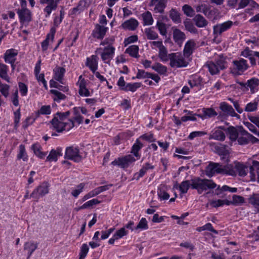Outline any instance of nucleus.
Wrapping results in <instances>:
<instances>
[{
    "instance_id": "obj_1",
    "label": "nucleus",
    "mask_w": 259,
    "mask_h": 259,
    "mask_svg": "<svg viewBox=\"0 0 259 259\" xmlns=\"http://www.w3.org/2000/svg\"><path fill=\"white\" fill-rule=\"evenodd\" d=\"M216 187L217 184L211 180L196 177L191 179V181H183L179 185L176 184L174 186V188L179 190L181 195L187 193L190 188L197 190L198 192L200 193V190L203 191L208 189H213Z\"/></svg>"
},
{
    "instance_id": "obj_2",
    "label": "nucleus",
    "mask_w": 259,
    "mask_h": 259,
    "mask_svg": "<svg viewBox=\"0 0 259 259\" xmlns=\"http://www.w3.org/2000/svg\"><path fill=\"white\" fill-rule=\"evenodd\" d=\"M70 112H57L54 115L50 123L52 128L57 133L69 131L74 127V121L72 119H68Z\"/></svg>"
},
{
    "instance_id": "obj_3",
    "label": "nucleus",
    "mask_w": 259,
    "mask_h": 259,
    "mask_svg": "<svg viewBox=\"0 0 259 259\" xmlns=\"http://www.w3.org/2000/svg\"><path fill=\"white\" fill-rule=\"evenodd\" d=\"M137 160L132 154H127L116 158L111 162V165L125 169L134 163Z\"/></svg>"
},
{
    "instance_id": "obj_4",
    "label": "nucleus",
    "mask_w": 259,
    "mask_h": 259,
    "mask_svg": "<svg viewBox=\"0 0 259 259\" xmlns=\"http://www.w3.org/2000/svg\"><path fill=\"white\" fill-rule=\"evenodd\" d=\"M50 187V184L48 182H42L33 190L30 194V197L38 201L49 193Z\"/></svg>"
},
{
    "instance_id": "obj_5",
    "label": "nucleus",
    "mask_w": 259,
    "mask_h": 259,
    "mask_svg": "<svg viewBox=\"0 0 259 259\" xmlns=\"http://www.w3.org/2000/svg\"><path fill=\"white\" fill-rule=\"evenodd\" d=\"M169 65L172 68H182L187 66L188 63L181 54L171 53L169 54Z\"/></svg>"
},
{
    "instance_id": "obj_6",
    "label": "nucleus",
    "mask_w": 259,
    "mask_h": 259,
    "mask_svg": "<svg viewBox=\"0 0 259 259\" xmlns=\"http://www.w3.org/2000/svg\"><path fill=\"white\" fill-rule=\"evenodd\" d=\"M210 146L213 152L221 157L222 160L226 161L230 154L228 145L221 143L212 142L210 144Z\"/></svg>"
},
{
    "instance_id": "obj_7",
    "label": "nucleus",
    "mask_w": 259,
    "mask_h": 259,
    "mask_svg": "<svg viewBox=\"0 0 259 259\" xmlns=\"http://www.w3.org/2000/svg\"><path fill=\"white\" fill-rule=\"evenodd\" d=\"M239 136L237 140L238 144L240 145H247L251 141L252 142L258 141L256 138L246 131L242 126H239Z\"/></svg>"
},
{
    "instance_id": "obj_8",
    "label": "nucleus",
    "mask_w": 259,
    "mask_h": 259,
    "mask_svg": "<svg viewBox=\"0 0 259 259\" xmlns=\"http://www.w3.org/2000/svg\"><path fill=\"white\" fill-rule=\"evenodd\" d=\"M64 158L78 162L81 160L79 149L77 146H71L66 148Z\"/></svg>"
},
{
    "instance_id": "obj_9",
    "label": "nucleus",
    "mask_w": 259,
    "mask_h": 259,
    "mask_svg": "<svg viewBox=\"0 0 259 259\" xmlns=\"http://www.w3.org/2000/svg\"><path fill=\"white\" fill-rule=\"evenodd\" d=\"M241 56L249 60L251 67L255 66L257 63L259 65V52L251 50L247 47L241 52Z\"/></svg>"
},
{
    "instance_id": "obj_10",
    "label": "nucleus",
    "mask_w": 259,
    "mask_h": 259,
    "mask_svg": "<svg viewBox=\"0 0 259 259\" xmlns=\"http://www.w3.org/2000/svg\"><path fill=\"white\" fill-rule=\"evenodd\" d=\"M249 67L246 60L243 58H240L238 60L233 61V67L231 72L235 74L241 75L247 70Z\"/></svg>"
},
{
    "instance_id": "obj_11",
    "label": "nucleus",
    "mask_w": 259,
    "mask_h": 259,
    "mask_svg": "<svg viewBox=\"0 0 259 259\" xmlns=\"http://www.w3.org/2000/svg\"><path fill=\"white\" fill-rule=\"evenodd\" d=\"M58 2L59 0H40L41 4H48L43 10L46 18L50 17L52 12L56 10Z\"/></svg>"
},
{
    "instance_id": "obj_12",
    "label": "nucleus",
    "mask_w": 259,
    "mask_h": 259,
    "mask_svg": "<svg viewBox=\"0 0 259 259\" xmlns=\"http://www.w3.org/2000/svg\"><path fill=\"white\" fill-rule=\"evenodd\" d=\"M108 30V27L97 24L92 32L91 36L95 39L103 40Z\"/></svg>"
},
{
    "instance_id": "obj_13",
    "label": "nucleus",
    "mask_w": 259,
    "mask_h": 259,
    "mask_svg": "<svg viewBox=\"0 0 259 259\" xmlns=\"http://www.w3.org/2000/svg\"><path fill=\"white\" fill-rule=\"evenodd\" d=\"M115 52V48L114 46H106L103 49V52L101 54L102 60L106 64H110L113 59Z\"/></svg>"
},
{
    "instance_id": "obj_14",
    "label": "nucleus",
    "mask_w": 259,
    "mask_h": 259,
    "mask_svg": "<svg viewBox=\"0 0 259 259\" xmlns=\"http://www.w3.org/2000/svg\"><path fill=\"white\" fill-rule=\"evenodd\" d=\"M222 165L219 163L210 162L205 168V174L209 178L212 177L215 174H222Z\"/></svg>"
},
{
    "instance_id": "obj_15",
    "label": "nucleus",
    "mask_w": 259,
    "mask_h": 259,
    "mask_svg": "<svg viewBox=\"0 0 259 259\" xmlns=\"http://www.w3.org/2000/svg\"><path fill=\"white\" fill-rule=\"evenodd\" d=\"M219 128L226 132L230 140L232 142L236 141L239 136V126L235 127L230 125L226 127L224 126H219Z\"/></svg>"
},
{
    "instance_id": "obj_16",
    "label": "nucleus",
    "mask_w": 259,
    "mask_h": 259,
    "mask_svg": "<svg viewBox=\"0 0 259 259\" xmlns=\"http://www.w3.org/2000/svg\"><path fill=\"white\" fill-rule=\"evenodd\" d=\"M233 25V22L227 21L220 24H217L213 27V34L214 35H221L223 32L229 30Z\"/></svg>"
},
{
    "instance_id": "obj_17",
    "label": "nucleus",
    "mask_w": 259,
    "mask_h": 259,
    "mask_svg": "<svg viewBox=\"0 0 259 259\" xmlns=\"http://www.w3.org/2000/svg\"><path fill=\"white\" fill-rule=\"evenodd\" d=\"M144 147V144L141 142V139L137 138L135 143L132 145L131 149V153L135 157L137 160L141 158V154L140 153V150Z\"/></svg>"
},
{
    "instance_id": "obj_18",
    "label": "nucleus",
    "mask_w": 259,
    "mask_h": 259,
    "mask_svg": "<svg viewBox=\"0 0 259 259\" xmlns=\"http://www.w3.org/2000/svg\"><path fill=\"white\" fill-rule=\"evenodd\" d=\"M99 58L96 55H92L86 59L85 66L88 67L92 72H95L98 68Z\"/></svg>"
},
{
    "instance_id": "obj_19",
    "label": "nucleus",
    "mask_w": 259,
    "mask_h": 259,
    "mask_svg": "<svg viewBox=\"0 0 259 259\" xmlns=\"http://www.w3.org/2000/svg\"><path fill=\"white\" fill-rule=\"evenodd\" d=\"M17 14L21 24H28L32 20V13L29 10H24L23 11H17Z\"/></svg>"
},
{
    "instance_id": "obj_20",
    "label": "nucleus",
    "mask_w": 259,
    "mask_h": 259,
    "mask_svg": "<svg viewBox=\"0 0 259 259\" xmlns=\"http://www.w3.org/2000/svg\"><path fill=\"white\" fill-rule=\"evenodd\" d=\"M188 83L191 88H195L196 92L201 90L203 86L202 78L197 74L192 76L191 79L189 80Z\"/></svg>"
},
{
    "instance_id": "obj_21",
    "label": "nucleus",
    "mask_w": 259,
    "mask_h": 259,
    "mask_svg": "<svg viewBox=\"0 0 259 259\" xmlns=\"http://www.w3.org/2000/svg\"><path fill=\"white\" fill-rule=\"evenodd\" d=\"M201 110L202 113H199V115H196L202 120L215 117L218 115L216 111L211 107L203 108Z\"/></svg>"
},
{
    "instance_id": "obj_22",
    "label": "nucleus",
    "mask_w": 259,
    "mask_h": 259,
    "mask_svg": "<svg viewBox=\"0 0 259 259\" xmlns=\"http://www.w3.org/2000/svg\"><path fill=\"white\" fill-rule=\"evenodd\" d=\"M139 25V23L136 19L131 18L123 22L121 27L124 30L134 31L138 28Z\"/></svg>"
},
{
    "instance_id": "obj_23",
    "label": "nucleus",
    "mask_w": 259,
    "mask_h": 259,
    "mask_svg": "<svg viewBox=\"0 0 259 259\" xmlns=\"http://www.w3.org/2000/svg\"><path fill=\"white\" fill-rule=\"evenodd\" d=\"M18 55V51L15 49L7 50L4 54L3 58L6 63L16 62Z\"/></svg>"
},
{
    "instance_id": "obj_24",
    "label": "nucleus",
    "mask_w": 259,
    "mask_h": 259,
    "mask_svg": "<svg viewBox=\"0 0 259 259\" xmlns=\"http://www.w3.org/2000/svg\"><path fill=\"white\" fill-rule=\"evenodd\" d=\"M53 79L58 81L59 83L63 84V80L65 74L66 73V69L63 67L56 66L53 70Z\"/></svg>"
},
{
    "instance_id": "obj_25",
    "label": "nucleus",
    "mask_w": 259,
    "mask_h": 259,
    "mask_svg": "<svg viewBox=\"0 0 259 259\" xmlns=\"http://www.w3.org/2000/svg\"><path fill=\"white\" fill-rule=\"evenodd\" d=\"M30 149L37 157L41 159H44L48 154L47 152H43L41 151L42 147L37 142L32 144L30 147Z\"/></svg>"
},
{
    "instance_id": "obj_26",
    "label": "nucleus",
    "mask_w": 259,
    "mask_h": 259,
    "mask_svg": "<svg viewBox=\"0 0 259 259\" xmlns=\"http://www.w3.org/2000/svg\"><path fill=\"white\" fill-rule=\"evenodd\" d=\"M219 108L223 112L226 113L227 115L232 117H239V115L235 112L232 106L226 102H221Z\"/></svg>"
},
{
    "instance_id": "obj_27",
    "label": "nucleus",
    "mask_w": 259,
    "mask_h": 259,
    "mask_svg": "<svg viewBox=\"0 0 259 259\" xmlns=\"http://www.w3.org/2000/svg\"><path fill=\"white\" fill-rule=\"evenodd\" d=\"M241 85H243L245 88H249L251 93H254L257 90L259 85V79L252 77L248 80L245 83H240Z\"/></svg>"
},
{
    "instance_id": "obj_28",
    "label": "nucleus",
    "mask_w": 259,
    "mask_h": 259,
    "mask_svg": "<svg viewBox=\"0 0 259 259\" xmlns=\"http://www.w3.org/2000/svg\"><path fill=\"white\" fill-rule=\"evenodd\" d=\"M55 35V28H50V32L47 34L46 39L41 42V49L43 52H46L48 50L49 40L51 39V40L53 41L54 39Z\"/></svg>"
},
{
    "instance_id": "obj_29",
    "label": "nucleus",
    "mask_w": 259,
    "mask_h": 259,
    "mask_svg": "<svg viewBox=\"0 0 259 259\" xmlns=\"http://www.w3.org/2000/svg\"><path fill=\"white\" fill-rule=\"evenodd\" d=\"M29 159V156L26 152L25 146L24 144H20L18 147V151L16 156V160L20 161L22 160L24 162H27Z\"/></svg>"
},
{
    "instance_id": "obj_30",
    "label": "nucleus",
    "mask_w": 259,
    "mask_h": 259,
    "mask_svg": "<svg viewBox=\"0 0 259 259\" xmlns=\"http://www.w3.org/2000/svg\"><path fill=\"white\" fill-rule=\"evenodd\" d=\"M139 18L142 20V24L144 26L151 25L154 22L152 14L148 11H145L141 14Z\"/></svg>"
},
{
    "instance_id": "obj_31",
    "label": "nucleus",
    "mask_w": 259,
    "mask_h": 259,
    "mask_svg": "<svg viewBox=\"0 0 259 259\" xmlns=\"http://www.w3.org/2000/svg\"><path fill=\"white\" fill-rule=\"evenodd\" d=\"M226 139V135L223 130L218 126L213 132L209 135V139H213L221 142H223Z\"/></svg>"
},
{
    "instance_id": "obj_32",
    "label": "nucleus",
    "mask_w": 259,
    "mask_h": 259,
    "mask_svg": "<svg viewBox=\"0 0 259 259\" xmlns=\"http://www.w3.org/2000/svg\"><path fill=\"white\" fill-rule=\"evenodd\" d=\"M62 155V148L58 147L56 150L52 149L51 150L49 155L47 157L46 161L49 162H56L58 159V157Z\"/></svg>"
},
{
    "instance_id": "obj_33",
    "label": "nucleus",
    "mask_w": 259,
    "mask_h": 259,
    "mask_svg": "<svg viewBox=\"0 0 259 259\" xmlns=\"http://www.w3.org/2000/svg\"><path fill=\"white\" fill-rule=\"evenodd\" d=\"M196 43L193 39L188 40L184 46L183 53L184 55L187 57L191 56L195 48Z\"/></svg>"
},
{
    "instance_id": "obj_34",
    "label": "nucleus",
    "mask_w": 259,
    "mask_h": 259,
    "mask_svg": "<svg viewBox=\"0 0 259 259\" xmlns=\"http://www.w3.org/2000/svg\"><path fill=\"white\" fill-rule=\"evenodd\" d=\"M78 94L81 97H89L91 93L87 88V82L85 79H82L79 83Z\"/></svg>"
},
{
    "instance_id": "obj_35",
    "label": "nucleus",
    "mask_w": 259,
    "mask_h": 259,
    "mask_svg": "<svg viewBox=\"0 0 259 259\" xmlns=\"http://www.w3.org/2000/svg\"><path fill=\"white\" fill-rule=\"evenodd\" d=\"M9 67L8 65L0 62V77L7 82H10V77L8 75Z\"/></svg>"
},
{
    "instance_id": "obj_36",
    "label": "nucleus",
    "mask_w": 259,
    "mask_h": 259,
    "mask_svg": "<svg viewBox=\"0 0 259 259\" xmlns=\"http://www.w3.org/2000/svg\"><path fill=\"white\" fill-rule=\"evenodd\" d=\"M38 243H35L33 241H29L25 243L24 249L28 251L27 259H29L32 254L33 252L37 249Z\"/></svg>"
},
{
    "instance_id": "obj_37",
    "label": "nucleus",
    "mask_w": 259,
    "mask_h": 259,
    "mask_svg": "<svg viewBox=\"0 0 259 259\" xmlns=\"http://www.w3.org/2000/svg\"><path fill=\"white\" fill-rule=\"evenodd\" d=\"M186 36L185 33L179 29L175 28L173 30V39L176 43L179 44L185 40Z\"/></svg>"
},
{
    "instance_id": "obj_38",
    "label": "nucleus",
    "mask_w": 259,
    "mask_h": 259,
    "mask_svg": "<svg viewBox=\"0 0 259 259\" xmlns=\"http://www.w3.org/2000/svg\"><path fill=\"white\" fill-rule=\"evenodd\" d=\"M50 92L52 95L53 100L58 103H59L62 100H65L66 98L65 95L57 90H51Z\"/></svg>"
},
{
    "instance_id": "obj_39",
    "label": "nucleus",
    "mask_w": 259,
    "mask_h": 259,
    "mask_svg": "<svg viewBox=\"0 0 259 259\" xmlns=\"http://www.w3.org/2000/svg\"><path fill=\"white\" fill-rule=\"evenodd\" d=\"M151 68L160 75H166L167 72V67L158 62L155 63Z\"/></svg>"
},
{
    "instance_id": "obj_40",
    "label": "nucleus",
    "mask_w": 259,
    "mask_h": 259,
    "mask_svg": "<svg viewBox=\"0 0 259 259\" xmlns=\"http://www.w3.org/2000/svg\"><path fill=\"white\" fill-rule=\"evenodd\" d=\"M167 0H159L155 5L154 11L156 13L164 14V9L166 7Z\"/></svg>"
},
{
    "instance_id": "obj_41",
    "label": "nucleus",
    "mask_w": 259,
    "mask_h": 259,
    "mask_svg": "<svg viewBox=\"0 0 259 259\" xmlns=\"http://www.w3.org/2000/svg\"><path fill=\"white\" fill-rule=\"evenodd\" d=\"M196 26L199 28H202L207 26L208 24L207 21L200 14L196 15L194 18Z\"/></svg>"
},
{
    "instance_id": "obj_42",
    "label": "nucleus",
    "mask_w": 259,
    "mask_h": 259,
    "mask_svg": "<svg viewBox=\"0 0 259 259\" xmlns=\"http://www.w3.org/2000/svg\"><path fill=\"white\" fill-rule=\"evenodd\" d=\"M139 47L137 45H132L126 49L125 53L128 54L130 56L138 58L139 57Z\"/></svg>"
},
{
    "instance_id": "obj_43",
    "label": "nucleus",
    "mask_w": 259,
    "mask_h": 259,
    "mask_svg": "<svg viewBox=\"0 0 259 259\" xmlns=\"http://www.w3.org/2000/svg\"><path fill=\"white\" fill-rule=\"evenodd\" d=\"M168 55L169 54H168L167 50L165 46H163L161 48H159L158 51V57L161 62H167L169 60Z\"/></svg>"
},
{
    "instance_id": "obj_44",
    "label": "nucleus",
    "mask_w": 259,
    "mask_h": 259,
    "mask_svg": "<svg viewBox=\"0 0 259 259\" xmlns=\"http://www.w3.org/2000/svg\"><path fill=\"white\" fill-rule=\"evenodd\" d=\"M142 83L141 82L127 83L124 89H122V91L124 92H136L139 88H141Z\"/></svg>"
},
{
    "instance_id": "obj_45",
    "label": "nucleus",
    "mask_w": 259,
    "mask_h": 259,
    "mask_svg": "<svg viewBox=\"0 0 259 259\" xmlns=\"http://www.w3.org/2000/svg\"><path fill=\"white\" fill-rule=\"evenodd\" d=\"M234 168L239 176L244 177L246 176V169L247 167L243 164L238 162L235 164Z\"/></svg>"
},
{
    "instance_id": "obj_46",
    "label": "nucleus",
    "mask_w": 259,
    "mask_h": 259,
    "mask_svg": "<svg viewBox=\"0 0 259 259\" xmlns=\"http://www.w3.org/2000/svg\"><path fill=\"white\" fill-rule=\"evenodd\" d=\"M169 17L175 23H179L181 22L180 14L176 9H172L169 11Z\"/></svg>"
},
{
    "instance_id": "obj_47",
    "label": "nucleus",
    "mask_w": 259,
    "mask_h": 259,
    "mask_svg": "<svg viewBox=\"0 0 259 259\" xmlns=\"http://www.w3.org/2000/svg\"><path fill=\"white\" fill-rule=\"evenodd\" d=\"M149 228L148 222L146 218H142L138 225L135 227V231H143Z\"/></svg>"
},
{
    "instance_id": "obj_48",
    "label": "nucleus",
    "mask_w": 259,
    "mask_h": 259,
    "mask_svg": "<svg viewBox=\"0 0 259 259\" xmlns=\"http://www.w3.org/2000/svg\"><path fill=\"white\" fill-rule=\"evenodd\" d=\"M223 172L222 174L228 176H235L236 172L232 165H222Z\"/></svg>"
},
{
    "instance_id": "obj_49",
    "label": "nucleus",
    "mask_w": 259,
    "mask_h": 259,
    "mask_svg": "<svg viewBox=\"0 0 259 259\" xmlns=\"http://www.w3.org/2000/svg\"><path fill=\"white\" fill-rule=\"evenodd\" d=\"M85 184L84 183H80L76 186L75 189H72L71 194L72 196L76 198L79 194L83 192Z\"/></svg>"
},
{
    "instance_id": "obj_50",
    "label": "nucleus",
    "mask_w": 259,
    "mask_h": 259,
    "mask_svg": "<svg viewBox=\"0 0 259 259\" xmlns=\"http://www.w3.org/2000/svg\"><path fill=\"white\" fill-rule=\"evenodd\" d=\"M146 37L149 40H154L158 37V34L153 30V27L147 28L145 29Z\"/></svg>"
},
{
    "instance_id": "obj_51",
    "label": "nucleus",
    "mask_w": 259,
    "mask_h": 259,
    "mask_svg": "<svg viewBox=\"0 0 259 259\" xmlns=\"http://www.w3.org/2000/svg\"><path fill=\"white\" fill-rule=\"evenodd\" d=\"M52 109L50 105H43L36 112V117H38L40 115H50L51 113Z\"/></svg>"
},
{
    "instance_id": "obj_52",
    "label": "nucleus",
    "mask_w": 259,
    "mask_h": 259,
    "mask_svg": "<svg viewBox=\"0 0 259 259\" xmlns=\"http://www.w3.org/2000/svg\"><path fill=\"white\" fill-rule=\"evenodd\" d=\"M10 89V86L9 84L0 82V94L5 98L9 96Z\"/></svg>"
},
{
    "instance_id": "obj_53",
    "label": "nucleus",
    "mask_w": 259,
    "mask_h": 259,
    "mask_svg": "<svg viewBox=\"0 0 259 259\" xmlns=\"http://www.w3.org/2000/svg\"><path fill=\"white\" fill-rule=\"evenodd\" d=\"M154 168V166L152 165V164L149 162H146L142 165L141 168L140 169L138 172L142 177H143L148 170L153 169Z\"/></svg>"
},
{
    "instance_id": "obj_54",
    "label": "nucleus",
    "mask_w": 259,
    "mask_h": 259,
    "mask_svg": "<svg viewBox=\"0 0 259 259\" xmlns=\"http://www.w3.org/2000/svg\"><path fill=\"white\" fill-rule=\"evenodd\" d=\"M156 26L161 35L166 36L167 34V28L164 23L160 21H157Z\"/></svg>"
},
{
    "instance_id": "obj_55",
    "label": "nucleus",
    "mask_w": 259,
    "mask_h": 259,
    "mask_svg": "<svg viewBox=\"0 0 259 259\" xmlns=\"http://www.w3.org/2000/svg\"><path fill=\"white\" fill-rule=\"evenodd\" d=\"M18 88L20 94L22 97H25L27 95L28 92V85L23 82H18Z\"/></svg>"
},
{
    "instance_id": "obj_56",
    "label": "nucleus",
    "mask_w": 259,
    "mask_h": 259,
    "mask_svg": "<svg viewBox=\"0 0 259 259\" xmlns=\"http://www.w3.org/2000/svg\"><path fill=\"white\" fill-rule=\"evenodd\" d=\"M141 140H143L149 143L154 142L156 141V139L154 137V134L152 132H149L148 134H144L141 135L139 137Z\"/></svg>"
},
{
    "instance_id": "obj_57",
    "label": "nucleus",
    "mask_w": 259,
    "mask_h": 259,
    "mask_svg": "<svg viewBox=\"0 0 259 259\" xmlns=\"http://www.w3.org/2000/svg\"><path fill=\"white\" fill-rule=\"evenodd\" d=\"M150 72H146L143 69H138L136 77H133V79L135 78L141 79L149 78Z\"/></svg>"
},
{
    "instance_id": "obj_58",
    "label": "nucleus",
    "mask_w": 259,
    "mask_h": 259,
    "mask_svg": "<svg viewBox=\"0 0 259 259\" xmlns=\"http://www.w3.org/2000/svg\"><path fill=\"white\" fill-rule=\"evenodd\" d=\"M258 101L254 100L253 102H251L247 103L245 108V111L246 112H253L256 111L257 109Z\"/></svg>"
},
{
    "instance_id": "obj_59",
    "label": "nucleus",
    "mask_w": 259,
    "mask_h": 259,
    "mask_svg": "<svg viewBox=\"0 0 259 259\" xmlns=\"http://www.w3.org/2000/svg\"><path fill=\"white\" fill-rule=\"evenodd\" d=\"M184 14L189 17H193L195 14L194 10L188 5H184L182 7Z\"/></svg>"
},
{
    "instance_id": "obj_60",
    "label": "nucleus",
    "mask_w": 259,
    "mask_h": 259,
    "mask_svg": "<svg viewBox=\"0 0 259 259\" xmlns=\"http://www.w3.org/2000/svg\"><path fill=\"white\" fill-rule=\"evenodd\" d=\"M128 234V231L126 230L125 228H121L117 230L115 233L113 234L117 240H119L124 236L127 235Z\"/></svg>"
},
{
    "instance_id": "obj_61",
    "label": "nucleus",
    "mask_w": 259,
    "mask_h": 259,
    "mask_svg": "<svg viewBox=\"0 0 259 259\" xmlns=\"http://www.w3.org/2000/svg\"><path fill=\"white\" fill-rule=\"evenodd\" d=\"M101 203V201H99L97 199H93L90 200L86 202H85L83 205H81V208L87 209L93 206L98 204Z\"/></svg>"
},
{
    "instance_id": "obj_62",
    "label": "nucleus",
    "mask_w": 259,
    "mask_h": 259,
    "mask_svg": "<svg viewBox=\"0 0 259 259\" xmlns=\"http://www.w3.org/2000/svg\"><path fill=\"white\" fill-rule=\"evenodd\" d=\"M208 71L211 75H215L218 74L220 69L217 67L216 64L213 62H210L207 65Z\"/></svg>"
},
{
    "instance_id": "obj_63",
    "label": "nucleus",
    "mask_w": 259,
    "mask_h": 259,
    "mask_svg": "<svg viewBox=\"0 0 259 259\" xmlns=\"http://www.w3.org/2000/svg\"><path fill=\"white\" fill-rule=\"evenodd\" d=\"M138 40V36L137 35H133L125 38L124 39L123 44L125 47L127 46L130 44L134 43Z\"/></svg>"
},
{
    "instance_id": "obj_64",
    "label": "nucleus",
    "mask_w": 259,
    "mask_h": 259,
    "mask_svg": "<svg viewBox=\"0 0 259 259\" xmlns=\"http://www.w3.org/2000/svg\"><path fill=\"white\" fill-rule=\"evenodd\" d=\"M89 251V247L87 243H83L80 247L79 256H81L84 258L86 257Z\"/></svg>"
}]
</instances>
